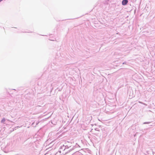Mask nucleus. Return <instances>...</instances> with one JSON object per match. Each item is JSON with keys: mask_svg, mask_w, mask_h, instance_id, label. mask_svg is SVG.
I'll return each instance as SVG.
<instances>
[{"mask_svg": "<svg viewBox=\"0 0 155 155\" xmlns=\"http://www.w3.org/2000/svg\"><path fill=\"white\" fill-rule=\"evenodd\" d=\"M66 147H65L64 145H63L62 146H61L60 148L59 152L60 153H62L63 154L64 153L63 152L66 149Z\"/></svg>", "mask_w": 155, "mask_h": 155, "instance_id": "obj_1", "label": "nucleus"}, {"mask_svg": "<svg viewBox=\"0 0 155 155\" xmlns=\"http://www.w3.org/2000/svg\"><path fill=\"white\" fill-rule=\"evenodd\" d=\"M128 2V0H123L122 2V4L123 5H125Z\"/></svg>", "mask_w": 155, "mask_h": 155, "instance_id": "obj_2", "label": "nucleus"}, {"mask_svg": "<svg viewBox=\"0 0 155 155\" xmlns=\"http://www.w3.org/2000/svg\"><path fill=\"white\" fill-rule=\"evenodd\" d=\"M74 148H72V149H70L67 152H66L65 153V154H67L68 153L70 152L72 150H74Z\"/></svg>", "mask_w": 155, "mask_h": 155, "instance_id": "obj_3", "label": "nucleus"}, {"mask_svg": "<svg viewBox=\"0 0 155 155\" xmlns=\"http://www.w3.org/2000/svg\"><path fill=\"white\" fill-rule=\"evenodd\" d=\"M5 121V119L3 118L1 121V122L2 123H4Z\"/></svg>", "mask_w": 155, "mask_h": 155, "instance_id": "obj_4", "label": "nucleus"}, {"mask_svg": "<svg viewBox=\"0 0 155 155\" xmlns=\"http://www.w3.org/2000/svg\"><path fill=\"white\" fill-rule=\"evenodd\" d=\"M64 146L66 147V149H67L69 147H71L70 146H68V145H64Z\"/></svg>", "mask_w": 155, "mask_h": 155, "instance_id": "obj_5", "label": "nucleus"}, {"mask_svg": "<svg viewBox=\"0 0 155 155\" xmlns=\"http://www.w3.org/2000/svg\"><path fill=\"white\" fill-rule=\"evenodd\" d=\"M150 123V122H146L143 123V124H149Z\"/></svg>", "mask_w": 155, "mask_h": 155, "instance_id": "obj_6", "label": "nucleus"}, {"mask_svg": "<svg viewBox=\"0 0 155 155\" xmlns=\"http://www.w3.org/2000/svg\"><path fill=\"white\" fill-rule=\"evenodd\" d=\"M94 130H97V131H100V130H99V129L98 128H95L94 129Z\"/></svg>", "mask_w": 155, "mask_h": 155, "instance_id": "obj_7", "label": "nucleus"}, {"mask_svg": "<svg viewBox=\"0 0 155 155\" xmlns=\"http://www.w3.org/2000/svg\"><path fill=\"white\" fill-rule=\"evenodd\" d=\"M122 64H127V62L125 61L124 62H123Z\"/></svg>", "mask_w": 155, "mask_h": 155, "instance_id": "obj_8", "label": "nucleus"}, {"mask_svg": "<svg viewBox=\"0 0 155 155\" xmlns=\"http://www.w3.org/2000/svg\"><path fill=\"white\" fill-rule=\"evenodd\" d=\"M3 0H0V2H1V1H2Z\"/></svg>", "mask_w": 155, "mask_h": 155, "instance_id": "obj_9", "label": "nucleus"}, {"mask_svg": "<svg viewBox=\"0 0 155 155\" xmlns=\"http://www.w3.org/2000/svg\"><path fill=\"white\" fill-rule=\"evenodd\" d=\"M38 124V123H36V125H37Z\"/></svg>", "mask_w": 155, "mask_h": 155, "instance_id": "obj_10", "label": "nucleus"}]
</instances>
